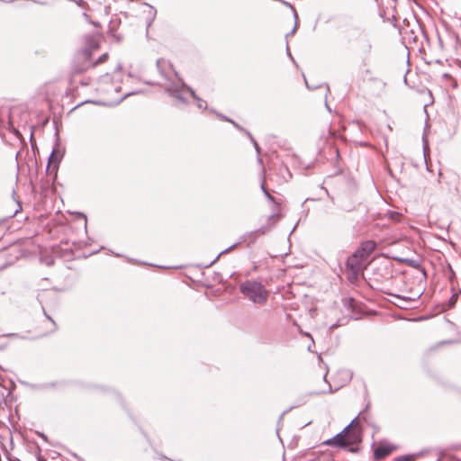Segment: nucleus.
<instances>
[{"label": "nucleus", "mask_w": 461, "mask_h": 461, "mask_svg": "<svg viewBox=\"0 0 461 461\" xmlns=\"http://www.w3.org/2000/svg\"><path fill=\"white\" fill-rule=\"evenodd\" d=\"M376 248V243L374 240H366L361 243L360 248L356 250L360 258L367 260L368 257L373 253Z\"/></svg>", "instance_id": "5"}, {"label": "nucleus", "mask_w": 461, "mask_h": 461, "mask_svg": "<svg viewBox=\"0 0 461 461\" xmlns=\"http://www.w3.org/2000/svg\"><path fill=\"white\" fill-rule=\"evenodd\" d=\"M294 17H295V19H297V14L295 11H294Z\"/></svg>", "instance_id": "20"}, {"label": "nucleus", "mask_w": 461, "mask_h": 461, "mask_svg": "<svg viewBox=\"0 0 461 461\" xmlns=\"http://www.w3.org/2000/svg\"><path fill=\"white\" fill-rule=\"evenodd\" d=\"M46 317H47V319H49L55 325L54 321L49 315H46Z\"/></svg>", "instance_id": "18"}, {"label": "nucleus", "mask_w": 461, "mask_h": 461, "mask_svg": "<svg viewBox=\"0 0 461 461\" xmlns=\"http://www.w3.org/2000/svg\"><path fill=\"white\" fill-rule=\"evenodd\" d=\"M184 88H185V86H183L181 89L176 86L174 88H169L168 91L171 95L176 97L177 99H179L181 101H184L185 100V97L183 95Z\"/></svg>", "instance_id": "7"}, {"label": "nucleus", "mask_w": 461, "mask_h": 461, "mask_svg": "<svg viewBox=\"0 0 461 461\" xmlns=\"http://www.w3.org/2000/svg\"><path fill=\"white\" fill-rule=\"evenodd\" d=\"M247 134L249 137L251 142L253 143L257 153L259 154L260 153V148H259L258 142L256 141V140L253 138V136L249 132H247Z\"/></svg>", "instance_id": "10"}, {"label": "nucleus", "mask_w": 461, "mask_h": 461, "mask_svg": "<svg viewBox=\"0 0 461 461\" xmlns=\"http://www.w3.org/2000/svg\"><path fill=\"white\" fill-rule=\"evenodd\" d=\"M87 41H89L91 42H97L96 39L94 37L87 38Z\"/></svg>", "instance_id": "17"}, {"label": "nucleus", "mask_w": 461, "mask_h": 461, "mask_svg": "<svg viewBox=\"0 0 461 461\" xmlns=\"http://www.w3.org/2000/svg\"><path fill=\"white\" fill-rule=\"evenodd\" d=\"M366 259L360 258L359 255L355 253L347 260V267L352 271L354 275H358L366 264Z\"/></svg>", "instance_id": "4"}, {"label": "nucleus", "mask_w": 461, "mask_h": 461, "mask_svg": "<svg viewBox=\"0 0 461 461\" xmlns=\"http://www.w3.org/2000/svg\"><path fill=\"white\" fill-rule=\"evenodd\" d=\"M395 298L397 300H399L400 302H402V303L400 304V307H402V308L407 307L408 303L415 301V298H411V297L406 298V297H402L400 295H396Z\"/></svg>", "instance_id": "9"}, {"label": "nucleus", "mask_w": 461, "mask_h": 461, "mask_svg": "<svg viewBox=\"0 0 461 461\" xmlns=\"http://www.w3.org/2000/svg\"><path fill=\"white\" fill-rule=\"evenodd\" d=\"M130 95H131V93H126V94H124L122 96L119 97V98H118V100H117V101H118V103H119V102H121V101H122L124 98H126V97H127V96H129Z\"/></svg>", "instance_id": "14"}, {"label": "nucleus", "mask_w": 461, "mask_h": 461, "mask_svg": "<svg viewBox=\"0 0 461 461\" xmlns=\"http://www.w3.org/2000/svg\"><path fill=\"white\" fill-rule=\"evenodd\" d=\"M164 63H165V61H164V60H162V59H158V62H157V65H158V68H160V67H161V65H162V64H164Z\"/></svg>", "instance_id": "15"}, {"label": "nucleus", "mask_w": 461, "mask_h": 461, "mask_svg": "<svg viewBox=\"0 0 461 461\" xmlns=\"http://www.w3.org/2000/svg\"><path fill=\"white\" fill-rule=\"evenodd\" d=\"M98 90L102 93L107 94L111 97H113V94H118L120 92V86L111 80L109 75H105L99 81Z\"/></svg>", "instance_id": "3"}, {"label": "nucleus", "mask_w": 461, "mask_h": 461, "mask_svg": "<svg viewBox=\"0 0 461 461\" xmlns=\"http://www.w3.org/2000/svg\"><path fill=\"white\" fill-rule=\"evenodd\" d=\"M396 461H412L411 457V456H401L400 458H398Z\"/></svg>", "instance_id": "13"}, {"label": "nucleus", "mask_w": 461, "mask_h": 461, "mask_svg": "<svg viewBox=\"0 0 461 461\" xmlns=\"http://www.w3.org/2000/svg\"><path fill=\"white\" fill-rule=\"evenodd\" d=\"M393 451V447L388 445H381L374 451V456L376 459H381L388 456Z\"/></svg>", "instance_id": "6"}, {"label": "nucleus", "mask_w": 461, "mask_h": 461, "mask_svg": "<svg viewBox=\"0 0 461 461\" xmlns=\"http://www.w3.org/2000/svg\"><path fill=\"white\" fill-rule=\"evenodd\" d=\"M187 90L189 91L190 95H191L194 99H196V100H197V102H198V107H199V108H203H203H205V107H206V105H205V102H204L203 100L200 99V98L195 95V93H194V91L193 89H191V88L187 87Z\"/></svg>", "instance_id": "8"}, {"label": "nucleus", "mask_w": 461, "mask_h": 461, "mask_svg": "<svg viewBox=\"0 0 461 461\" xmlns=\"http://www.w3.org/2000/svg\"><path fill=\"white\" fill-rule=\"evenodd\" d=\"M240 290L246 298L258 304L266 303L269 295L265 286L260 282L255 280L243 282L240 286Z\"/></svg>", "instance_id": "1"}, {"label": "nucleus", "mask_w": 461, "mask_h": 461, "mask_svg": "<svg viewBox=\"0 0 461 461\" xmlns=\"http://www.w3.org/2000/svg\"><path fill=\"white\" fill-rule=\"evenodd\" d=\"M261 188H262V190H263V192H264V194H265L266 197H267L270 202H274V201H275V198L273 197V195H271V194L267 192V190L266 189V187H265V185H261Z\"/></svg>", "instance_id": "11"}, {"label": "nucleus", "mask_w": 461, "mask_h": 461, "mask_svg": "<svg viewBox=\"0 0 461 461\" xmlns=\"http://www.w3.org/2000/svg\"><path fill=\"white\" fill-rule=\"evenodd\" d=\"M234 247H235V245H233V246L230 247L229 249H225V250H222V251L221 252V254H223V253H226V252L230 251V250L232 248H234Z\"/></svg>", "instance_id": "16"}, {"label": "nucleus", "mask_w": 461, "mask_h": 461, "mask_svg": "<svg viewBox=\"0 0 461 461\" xmlns=\"http://www.w3.org/2000/svg\"><path fill=\"white\" fill-rule=\"evenodd\" d=\"M108 58V55L106 53L103 54L99 59L95 63V65L98 64V63H103L104 61H106Z\"/></svg>", "instance_id": "12"}, {"label": "nucleus", "mask_w": 461, "mask_h": 461, "mask_svg": "<svg viewBox=\"0 0 461 461\" xmlns=\"http://www.w3.org/2000/svg\"><path fill=\"white\" fill-rule=\"evenodd\" d=\"M358 426L357 418L352 420V421L339 434L332 438L328 439L325 443L329 446L336 447H346L351 443L350 429H354Z\"/></svg>", "instance_id": "2"}, {"label": "nucleus", "mask_w": 461, "mask_h": 461, "mask_svg": "<svg viewBox=\"0 0 461 461\" xmlns=\"http://www.w3.org/2000/svg\"><path fill=\"white\" fill-rule=\"evenodd\" d=\"M296 28H297V23H295L294 28L292 31V34L295 32Z\"/></svg>", "instance_id": "19"}]
</instances>
